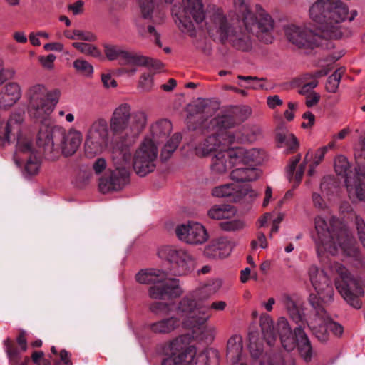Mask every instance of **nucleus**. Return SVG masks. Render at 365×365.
Here are the masks:
<instances>
[{"mask_svg":"<svg viewBox=\"0 0 365 365\" xmlns=\"http://www.w3.org/2000/svg\"><path fill=\"white\" fill-rule=\"evenodd\" d=\"M233 1L234 11L228 16L220 8L212 10L206 22L208 32L222 43L229 42L243 51L252 48L254 35L260 41L271 43L274 26L271 16L260 5H256L251 11L248 0Z\"/></svg>","mask_w":365,"mask_h":365,"instance_id":"nucleus-1","label":"nucleus"},{"mask_svg":"<svg viewBox=\"0 0 365 365\" xmlns=\"http://www.w3.org/2000/svg\"><path fill=\"white\" fill-rule=\"evenodd\" d=\"M238 123L233 115L228 112L217 114L208 124V129L213 133L205 138L195 147L199 157L212 155L210 169L213 174L223 175L235 165H237L234 148L231 145L241 141L239 135L230 130Z\"/></svg>","mask_w":365,"mask_h":365,"instance_id":"nucleus-2","label":"nucleus"},{"mask_svg":"<svg viewBox=\"0 0 365 365\" xmlns=\"http://www.w3.org/2000/svg\"><path fill=\"white\" fill-rule=\"evenodd\" d=\"M61 96L58 89H49L43 83L29 86L25 93L27 113L34 122L41 123L36 138V143L45 155L53 160L58 153L54 140L62 132L59 126H51L46 123L53 112Z\"/></svg>","mask_w":365,"mask_h":365,"instance_id":"nucleus-3","label":"nucleus"},{"mask_svg":"<svg viewBox=\"0 0 365 365\" xmlns=\"http://www.w3.org/2000/svg\"><path fill=\"white\" fill-rule=\"evenodd\" d=\"M308 276L310 283L317 293V296L311 294L309 302L315 309V314L310 319L308 326L312 333L321 341L328 339V330L334 335L341 336L343 327L333 322L327 314L324 309L318 304V299L323 303L329 304L334 301V289L331 279L324 270H320L317 266L312 264L309 267Z\"/></svg>","mask_w":365,"mask_h":365,"instance_id":"nucleus-4","label":"nucleus"},{"mask_svg":"<svg viewBox=\"0 0 365 365\" xmlns=\"http://www.w3.org/2000/svg\"><path fill=\"white\" fill-rule=\"evenodd\" d=\"M358 12L349 11L346 4L339 0H316L309 10V16L317 29L327 38H341L344 27L342 23L352 21Z\"/></svg>","mask_w":365,"mask_h":365,"instance_id":"nucleus-5","label":"nucleus"},{"mask_svg":"<svg viewBox=\"0 0 365 365\" xmlns=\"http://www.w3.org/2000/svg\"><path fill=\"white\" fill-rule=\"evenodd\" d=\"M302 322L299 327L294 329L293 334L288 322L284 317H280L276 326L274 325L269 317H266L261 323L264 339L269 346H272L279 336L281 344L285 350L291 351L297 346L301 356L306 361H309L313 351L310 341L302 327Z\"/></svg>","mask_w":365,"mask_h":365,"instance_id":"nucleus-6","label":"nucleus"},{"mask_svg":"<svg viewBox=\"0 0 365 365\" xmlns=\"http://www.w3.org/2000/svg\"><path fill=\"white\" fill-rule=\"evenodd\" d=\"M327 222L322 216H318L314 220L315 229L317 236L315 242L317 248L325 250L331 255H336L341 250L349 257L357 258L359 250L355 245V241L348 232L344 228H336L338 220L331 218Z\"/></svg>","mask_w":365,"mask_h":365,"instance_id":"nucleus-7","label":"nucleus"},{"mask_svg":"<svg viewBox=\"0 0 365 365\" xmlns=\"http://www.w3.org/2000/svg\"><path fill=\"white\" fill-rule=\"evenodd\" d=\"M360 146L355 151L357 167L354 172L350 169L349 161L343 155L335 159L334 169L338 175L345 178L349 197L365 202V137L361 139Z\"/></svg>","mask_w":365,"mask_h":365,"instance_id":"nucleus-8","label":"nucleus"},{"mask_svg":"<svg viewBox=\"0 0 365 365\" xmlns=\"http://www.w3.org/2000/svg\"><path fill=\"white\" fill-rule=\"evenodd\" d=\"M147 114L143 110L133 111L128 103H122L113 111L109 125L114 135L133 142L147 125Z\"/></svg>","mask_w":365,"mask_h":365,"instance_id":"nucleus-9","label":"nucleus"},{"mask_svg":"<svg viewBox=\"0 0 365 365\" xmlns=\"http://www.w3.org/2000/svg\"><path fill=\"white\" fill-rule=\"evenodd\" d=\"M135 279L140 284L150 285L148 295L153 299L163 300L178 297L182 293L179 281L168 277L167 273L159 269H141L136 274Z\"/></svg>","mask_w":365,"mask_h":365,"instance_id":"nucleus-10","label":"nucleus"},{"mask_svg":"<svg viewBox=\"0 0 365 365\" xmlns=\"http://www.w3.org/2000/svg\"><path fill=\"white\" fill-rule=\"evenodd\" d=\"M329 267L332 273L339 277L335 279V287L343 299L354 308L360 309L361 302L359 298L364 295V292L359 279L339 262H330Z\"/></svg>","mask_w":365,"mask_h":365,"instance_id":"nucleus-11","label":"nucleus"},{"mask_svg":"<svg viewBox=\"0 0 365 365\" xmlns=\"http://www.w3.org/2000/svg\"><path fill=\"white\" fill-rule=\"evenodd\" d=\"M115 170L109 178H101L99 190L103 193L121 190L129 180L131 153L128 148H115L112 151Z\"/></svg>","mask_w":365,"mask_h":365,"instance_id":"nucleus-12","label":"nucleus"},{"mask_svg":"<svg viewBox=\"0 0 365 365\" xmlns=\"http://www.w3.org/2000/svg\"><path fill=\"white\" fill-rule=\"evenodd\" d=\"M157 255L168 262L176 274H186L195 267V257L186 249L174 245H163L158 248Z\"/></svg>","mask_w":365,"mask_h":365,"instance_id":"nucleus-13","label":"nucleus"},{"mask_svg":"<svg viewBox=\"0 0 365 365\" xmlns=\"http://www.w3.org/2000/svg\"><path fill=\"white\" fill-rule=\"evenodd\" d=\"M109 130L108 122L104 118H98L89 127L86 136L84 149L88 158L103 153L109 145Z\"/></svg>","mask_w":365,"mask_h":365,"instance_id":"nucleus-14","label":"nucleus"},{"mask_svg":"<svg viewBox=\"0 0 365 365\" xmlns=\"http://www.w3.org/2000/svg\"><path fill=\"white\" fill-rule=\"evenodd\" d=\"M182 5L175 4L172 14L175 22L182 32L190 31L192 27V18L197 23L202 22L205 17L202 0H182Z\"/></svg>","mask_w":365,"mask_h":365,"instance_id":"nucleus-15","label":"nucleus"},{"mask_svg":"<svg viewBox=\"0 0 365 365\" xmlns=\"http://www.w3.org/2000/svg\"><path fill=\"white\" fill-rule=\"evenodd\" d=\"M158 155L157 145L149 138H144L133 156V167L136 174L144 177L153 172Z\"/></svg>","mask_w":365,"mask_h":365,"instance_id":"nucleus-16","label":"nucleus"},{"mask_svg":"<svg viewBox=\"0 0 365 365\" xmlns=\"http://www.w3.org/2000/svg\"><path fill=\"white\" fill-rule=\"evenodd\" d=\"M284 31L289 42L299 48L312 49L323 46L327 38L317 29L315 32L307 26L291 24L286 26Z\"/></svg>","mask_w":365,"mask_h":365,"instance_id":"nucleus-17","label":"nucleus"},{"mask_svg":"<svg viewBox=\"0 0 365 365\" xmlns=\"http://www.w3.org/2000/svg\"><path fill=\"white\" fill-rule=\"evenodd\" d=\"M195 353V346H187L183 342V336L173 340L168 345L163 365H190Z\"/></svg>","mask_w":365,"mask_h":365,"instance_id":"nucleus-18","label":"nucleus"},{"mask_svg":"<svg viewBox=\"0 0 365 365\" xmlns=\"http://www.w3.org/2000/svg\"><path fill=\"white\" fill-rule=\"evenodd\" d=\"M175 231L178 240L188 245H202L209 238L205 226L195 221L180 224L176 226Z\"/></svg>","mask_w":365,"mask_h":365,"instance_id":"nucleus-19","label":"nucleus"},{"mask_svg":"<svg viewBox=\"0 0 365 365\" xmlns=\"http://www.w3.org/2000/svg\"><path fill=\"white\" fill-rule=\"evenodd\" d=\"M104 53L108 60H118L120 65L143 66L148 63L145 56L129 52L118 46L105 45Z\"/></svg>","mask_w":365,"mask_h":365,"instance_id":"nucleus-20","label":"nucleus"},{"mask_svg":"<svg viewBox=\"0 0 365 365\" xmlns=\"http://www.w3.org/2000/svg\"><path fill=\"white\" fill-rule=\"evenodd\" d=\"M247 195L250 197L257 195L249 185H240L236 182L216 186L212 190V196L218 198L227 197L233 202L240 201Z\"/></svg>","mask_w":365,"mask_h":365,"instance_id":"nucleus-21","label":"nucleus"},{"mask_svg":"<svg viewBox=\"0 0 365 365\" xmlns=\"http://www.w3.org/2000/svg\"><path fill=\"white\" fill-rule=\"evenodd\" d=\"M195 296L187 295L180 302L177 308L178 314L182 325L188 329H192L202 325L195 323V318L200 315V306L197 305Z\"/></svg>","mask_w":365,"mask_h":365,"instance_id":"nucleus-22","label":"nucleus"},{"mask_svg":"<svg viewBox=\"0 0 365 365\" xmlns=\"http://www.w3.org/2000/svg\"><path fill=\"white\" fill-rule=\"evenodd\" d=\"M24 113L22 110L12 112L6 121L0 120V141L2 144L9 143L11 137L24 132L22 126L24 123Z\"/></svg>","mask_w":365,"mask_h":365,"instance_id":"nucleus-23","label":"nucleus"},{"mask_svg":"<svg viewBox=\"0 0 365 365\" xmlns=\"http://www.w3.org/2000/svg\"><path fill=\"white\" fill-rule=\"evenodd\" d=\"M60 138L59 147L61 152L65 156H71L73 155L80 147L83 135L82 133L74 129L71 128L65 130L62 128V132L59 134Z\"/></svg>","mask_w":365,"mask_h":365,"instance_id":"nucleus-24","label":"nucleus"},{"mask_svg":"<svg viewBox=\"0 0 365 365\" xmlns=\"http://www.w3.org/2000/svg\"><path fill=\"white\" fill-rule=\"evenodd\" d=\"M22 88L16 82L7 83L0 90V108L8 110L21 98Z\"/></svg>","mask_w":365,"mask_h":365,"instance_id":"nucleus-25","label":"nucleus"},{"mask_svg":"<svg viewBox=\"0 0 365 365\" xmlns=\"http://www.w3.org/2000/svg\"><path fill=\"white\" fill-rule=\"evenodd\" d=\"M231 246L225 237L212 240L204 249V255L210 259L226 257L230 255Z\"/></svg>","mask_w":365,"mask_h":365,"instance_id":"nucleus-26","label":"nucleus"},{"mask_svg":"<svg viewBox=\"0 0 365 365\" xmlns=\"http://www.w3.org/2000/svg\"><path fill=\"white\" fill-rule=\"evenodd\" d=\"M171 130V123L167 120H161L151 125L150 133L145 138H149L158 146L167 139Z\"/></svg>","mask_w":365,"mask_h":365,"instance_id":"nucleus-27","label":"nucleus"},{"mask_svg":"<svg viewBox=\"0 0 365 365\" xmlns=\"http://www.w3.org/2000/svg\"><path fill=\"white\" fill-rule=\"evenodd\" d=\"M237 163L255 165L262 162L264 157L262 151L257 148L246 149L242 147L234 148Z\"/></svg>","mask_w":365,"mask_h":365,"instance_id":"nucleus-28","label":"nucleus"},{"mask_svg":"<svg viewBox=\"0 0 365 365\" xmlns=\"http://www.w3.org/2000/svg\"><path fill=\"white\" fill-rule=\"evenodd\" d=\"M35 153V149L33 145L31 135L26 130L20 133L16 138V151H15V161L19 165L21 163L17 160L19 155H32Z\"/></svg>","mask_w":365,"mask_h":365,"instance_id":"nucleus-29","label":"nucleus"},{"mask_svg":"<svg viewBox=\"0 0 365 365\" xmlns=\"http://www.w3.org/2000/svg\"><path fill=\"white\" fill-rule=\"evenodd\" d=\"M260 176V171L254 167H239L232 170L230 178L237 182L255 180Z\"/></svg>","mask_w":365,"mask_h":365,"instance_id":"nucleus-30","label":"nucleus"},{"mask_svg":"<svg viewBox=\"0 0 365 365\" xmlns=\"http://www.w3.org/2000/svg\"><path fill=\"white\" fill-rule=\"evenodd\" d=\"M309 152L307 153L304 158V163L301 164L298 170L295 172L297 165L299 163L301 159V156L297 155L291 160L289 164L287 167V177L289 181L294 180L297 184H299L303 177V174L306 168V164L309 160Z\"/></svg>","mask_w":365,"mask_h":365,"instance_id":"nucleus-31","label":"nucleus"},{"mask_svg":"<svg viewBox=\"0 0 365 365\" xmlns=\"http://www.w3.org/2000/svg\"><path fill=\"white\" fill-rule=\"evenodd\" d=\"M236 209L226 204L214 205L207 210V216L212 220H230L235 217Z\"/></svg>","mask_w":365,"mask_h":365,"instance_id":"nucleus-32","label":"nucleus"},{"mask_svg":"<svg viewBox=\"0 0 365 365\" xmlns=\"http://www.w3.org/2000/svg\"><path fill=\"white\" fill-rule=\"evenodd\" d=\"M182 324L176 317L165 318L150 324V330L155 334H169L175 330Z\"/></svg>","mask_w":365,"mask_h":365,"instance_id":"nucleus-33","label":"nucleus"},{"mask_svg":"<svg viewBox=\"0 0 365 365\" xmlns=\"http://www.w3.org/2000/svg\"><path fill=\"white\" fill-rule=\"evenodd\" d=\"M223 282L220 278L211 279L195 291V297L200 300H206L217 294Z\"/></svg>","mask_w":365,"mask_h":365,"instance_id":"nucleus-34","label":"nucleus"},{"mask_svg":"<svg viewBox=\"0 0 365 365\" xmlns=\"http://www.w3.org/2000/svg\"><path fill=\"white\" fill-rule=\"evenodd\" d=\"M4 350L6 353L9 365H29V358L25 357L21 359L20 351L14 346L9 338L6 339L4 342Z\"/></svg>","mask_w":365,"mask_h":365,"instance_id":"nucleus-35","label":"nucleus"},{"mask_svg":"<svg viewBox=\"0 0 365 365\" xmlns=\"http://www.w3.org/2000/svg\"><path fill=\"white\" fill-rule=\"evenodd\" d=\"M242 351V339L240 336L234 335L227 341V358L232 363L239 361Z\"/></svg>","mask_w":365,"mask_h":365,"instance_id":"nucleus-36","label":"nucleus"},{"mask_svg":"<svg viewBox=\"0 0 365 365\" xmlns=\"http://www.w3.org/2000/svg\"><path fill=\"white\" fill-rule=\"evenodd\" d=\"M227 307V303L224 301H215L210 304L200 305V315L196 317L195 323L205 324L210 318L211 314L210 311L211 309L215 311H223Z\"/></svg>","mask_w":365,"mask_h":365,"instance_id":"nucleus-37","label":"nucleus"},{"mask_svg":"<svg viewBox=\"0 0 365 365\" xmlns=\"http://www.w3.org/2000/svg\"><path fill=\"white\" fill-rule=\"evenodd\" d=\"M277 147L284 148L289 153L299 147V143L294 134L283 130L277 134Z\"/></svg>","mask_w":365,"mask_h":365,"instance_id":"nucleus-38","label":"nucleus"},{"mask_svg":"<svg viewBox=\"0 0 365 365\" xmlns=\"http://www.w3.org/2000/svg\"><path fill=\"white\" fill-rule=\"evenodd\" d=\"M141 16L144 19L155 21L158 14V0H138Z\"/></svg>","mask_w":365,"mask_h":365,"instance_id":"nucleus-39","label":"nucleus"},{"mask_svg":"<svg viewBox=\"0 0 365 365\" xmlns=\"http://www.w3.org/2000/svg\"><path fill=\"white\" fill-rule=\"evenodd\" d=\"M72 46L84 55L91 56L99 61L104 60V56L101 51L93 44L82 42H74L72 43Z\"/></svg>","mask_w":365,"mask_h":365,"instance_id":"nucleus-40","label":"nucleus"},{"mask_svg":"<svg viewBox=\"0 0 365 365\" xmlns=\"http://www.w3.org/2000/svg\"><path fill=\"white\" fill-rule=\"evenodd\" d=\"M282 305L286 308L293 320L299 324L302 320V317L292 298L288 294H284L280 299Z\"/></svg>","mask_w":365,"mask_h":365,"instance_id":"nucleus-41","label":"nucleus"},{"mask_svg":"<svg viewBox=\"0 0 365 365\" xmlns=\"http://www.w3.org/2000/svg\"><path fill=\"white\" fill-rule=\"evenodd\" d=\"M220 223V227L226 232H235L240 230H242L245 224V222L240 220L235 219V217L230 220H224Z\"/></svg>","mask_w":365,"mask_h":365,"instance_id":"nucleus-42","label":"nucleus"},{"mask_svg":"<svg viewBox=\"0 0 365 365\" xmlns=\"http://www.w3.org/2000/svg\"><path fill=\"white\" fill-rule=\"evenodd\" d=\"M343 73L342 69H338L328 78L326 83V89L328 92L336 93L337 91Z\"/></svg>","mask_w":365,"mask_h":365,"instance_id":"nucleus-43","label":"nucleus"},{"mask_svg":"<svg viewBox=\"0 0 365 365\" xmlns=\"http://www.w3.org/2000/svg\"><path fill=\"white\" fill-rule=\"evenodd\" d=\"M76 71L85 76H91L93 73V66L83 59H76L73 61Z\"/></svg>","mask_w":365,"mask_h":365,"instance_id":"nucleus-44","label":"nucleus"},{"mask_svg":"<svg viewBox=\"0 0 365 365\" xmlns=\"http://www.w3.org/2000/svg\"><path fill=\"white\" fill-rule=\"evenodd\" d=\"M180 137L179 135H174L169 139L162 150V156L163 158L167 159L170 155L176 150L178 146Z\"/></svg>","mask_w":365,"mask_h":365,"instance_id":"nucleus-45","label":"nucleus"},{"mask_svg":"<svg viewBox=\"0 0 365 365\" xmlns=\"http://www.w3.org/2000/svg\"><path fill=\"white\" fill-rule=\"evenodd\" d=\"M40 170V161L34 154L30 155L25 165L26 172L31 175H36Z\"/></svg>","mask_w":365,"mask_h":365,"instance_id":"nucleus-46","label":"nucleus"},{"mask_svg":"<svg viewBox=\"0 0 365 365\" xmlns=\"http://www.w3.org/2000/svg\"><path fill=\"white\" fill-rule=\"evenodd\" d=\"M153 86V78L150 73H143L141 75L138 82V88L142 91H150Z\"/></svg>","mask_w":365,"mask_h":365,"instance_id":"nucleus-47","label":"nucleus"},{"mask_svg":"<svg viewBox=\"0 0 365 365\" xmlns=\"http://www.w3.org/2000/svg\"><path fill=\"white\" fill-rule=\"evenodd\" d=\"M328 150V147H322L318 149L314 157L313 163L310 165L308 173L309 175H312L314 173V168L321 163L324 159V155Z\"/></svg>","mask_w":365,"mask_h":365,"instance_id":"nucleus-48","label":"nucleus"},{"mask_svg":"<svg viewBox=\"0 0 365 365\" xmlns=\"http://www.w3.org/2000/svg\"><path fill=\"white\" fill-rule=\"evenodd\" d=\"M189 363L190 365H209V354L207 351L197 353L195 348V353Z\"/></svg>","mask_w":365,"mask_h":365,"instance_id":"nucleus-49","label":"nucleus"},{"mask_svg":"<svg viewBox=\"0 0 365 365\" xmlns=\"http://www.w3.org/2000/svg\"><path fill=\"white\" fill-rule=\"evenodd\" d=\"M150 309L154 314H168L169 304L162 302H153L150 304Z\"/></svg>","mask_w":365,"mask_h":365,"instance_id":"nucleus-50","label":"nucleus"},{"mask_svg":"<svg viewBox=\"0 0 365 365\" xmlns=\"http://www.w3.org/2000/svg\"><path fill=\"white\" fill-rule=\"evenodd\" d=\"M306 78V76L304 77ZM306 79H308L307 78ZM311 81L304 83L299 90V93L302 95H308L313 92V89L317 86L318 81L316 79L309 78Z\"/></svg>","mask_w":365,"mask_h":365,"instance_id":"nucleus-51","label":"nucleus"},{"mask_svg":"<svg viewBox=\"0 0 365 365\" xmlns=\"http://www.w3.org/2000/svg\"><path fill=\"white\" fill-rule=\"evenodd\" d=\"M356 225L359 240L365 248V222L364 220L359 216L356 217Z\"/></svg>","mask_w":365,"mask_h":365,"instance_id":"nucleus-52","label":"nucleus"},{"mask_svg":"<svg viewBox=\"0 0 365 365\" xmlns=\"http://www.w3.org/2000/svg\"><path fill=\"white\" fill-rule=\"evenodd\" d=\"M56 57L54 54H49L46 56L39 57V61L42 66L47 70H52L54 68V61Z\"/></svg>","mask_w":365,"mask_h":365,"instance_id":"nucleus-53","label":"nucleus"},{"mask_svg":"<svg viewBox=\"0 0 365 365\" xmlns=\"http://www.w3.org/2000/svg\"><path fill=\"white\" fill-rule=\"evenodd\" d=\"M252 249H257L258 247L265 249L268 247V242L264 233L259 232L257 240H252L251 242Z\"/></svg>","mask_w":365,"mask_h":365,"instance_id":"nucleus-54","label":"nucleus"},{"mask_svg":"<svg viewBox=\"0 0 365 365\" xmlns=\"http://www.w3.org/2000/svg\"><path fill=\"white\" fill-rule=\"evenodd\" d=\"M77 40H82L88 42H93L96 40V36L90 31H85L82 30H76Z\"/></svg>","mask_w":365,"mask_h":365,"instance_id":"nucleus-55","label":"nucleus"},{"mask_svg":"<svg viewBox=\"0 0 365 365\" xmlns=\"http://www.w3.org/2000/svg\"><path fill=\"white\" fill-rule=\"evenodd\" d=\"M302 118L304 121L302 123V127L303 128L307 129L312 128L315 122V116L313 113L309 111L305 112L302 115Z\"/></svg>","mask_w":365,"mask_h":365,"instance_id":"nucleus-56","label":"nucleus"},{"mask_svg":"<svg viewBox=\"0 0 365 365\" xmlns=\"http://www.w3.org/2000/svg\"><path fill=\"white\" fill-rule=\"evenodd\" d=\"M282 362V358L280 354H273L272 356H268L267 359V365H281ZM284 365H296L295 363L292 361H288L287 364Z\"/></svg>","mask_w":365,"mask_h":365,"instance_id":"nucleus-57","label":"nucleus"},{"mask_svg":"<svg viewBox=\"0 0 365 365\" xmlns=\"http://www.w3.org/2000/svg\"><path fill=\"white\" fill-rule=\"evenodd\" d=\"M238 78L246 81L247 84L245 86L246 88H257L259 86V79L257 77L238 76Z\"/></svg>","mask_w":365,"mask_h":365,"instance_id":"nucleus-58","label":"nucleus"},{"mask_svg":"<svg viewBox=\"0 0 365 365\" xmlns=\"http://www.w3.org/2000/svg\"><path fill=\"white\" fill-rule=\"evenodd\" d=\"M101 80L106 88H115L117 86L116 81L109 73L102 74Z\"/></svg>","mask_w":365,"mask_h":365,"instance_id":"nucleus-59","label":"nucleus"},{"mask_svg":"<svg viewBox=\"0 0 365 365\" xmlns=\"http://www.w3.org/2000/svg\"><path fill=\"white\" fill-rule=\"evenodd\" d=\"M14 75V71L13 70L4 68L0 61V86L9 78L13 77Z\"/></svg>","mask_w":365,"mask_h":365,"instance_id":"nucleus-60","label":"nucleus"},{"mask_svg":"<svg viewBox=\"0 0 365 365\" xmlns=\"http://www.w3.org/2000/svg\"><path fill=\"white\" fill-rule=\"evenodd\" d=\"M320 99V96L316 92H312L310 94L307 95L305 103L307 107H312L315 106Z\"/></svg>","mask_w":365,"mask_h":365,"instance_id":"nucleus-61","label":"nucleus"},{"mask_svg":"<svg viewBox=\"0 0 365 365\" xmlns=\"http://www.w3.org/2000/svg\"><path fill=\"white\" fill-rule=\"evenodd\" d=\"M267 105L272 109L275 108L277 106H282L283 103L282 100L277 95L269 96L267 98Z\"/></svg>","mask_w":365,"mask_h":365,"instance_id":"nucleus-62","label":"nucleus"},{"mask_svg":"<svg viewBox=\"0 0 365 365\" xmlns=\"http://www.w3.org/2000/svg\"><path fill=\"white\" fill-rule=\"evenodd\" d=\"M43 48L46 51H55L58 52H61L64 49L63 45L59 42L46 43L44 45Z\"/></svg>","mask_w":365,"mask_h":365,"instance_id":"nucleus-63","label":"nucleus"},{"mask_svg":"<svg viewBox=\"0 0 365 365\" xmlns=\"http://www.w3.org/2000/svg\"><path fill=\"white\" fill-rule=\"evenodd\" d=\"M93 170L96 173H101L106 167V162L104 158H98L93 163Z\"/></svg>","mask_w":365,"mask_h":365,"instance_id":"nucleus-64","label":"nucleus"}]
</instances>
